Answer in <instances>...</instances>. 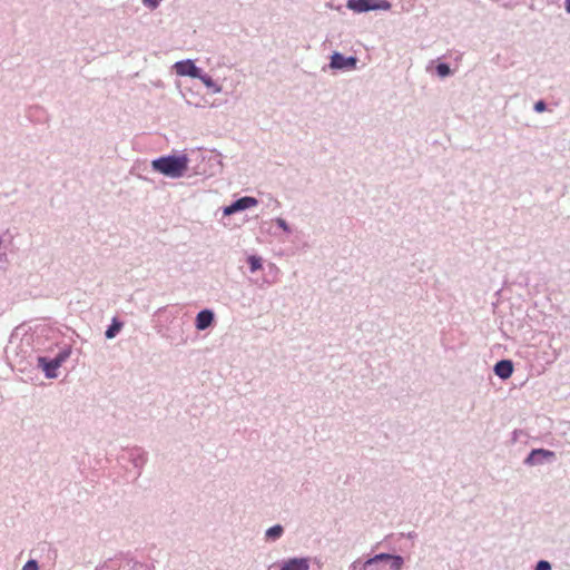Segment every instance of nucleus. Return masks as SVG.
Returning a JSON list of instances; mask_svg holds the SVG:
<instances>
[{
    "label": "nucleus",
    "mask_w": 570,
    "mask_h": 570,
    "mask_svg": "<svg viewBox=\"0 0 570 570\" xmlns=\"http://www.w3.org/2000/svg\"><path fill=\"white\" fill-rule=\"evenodd\" d=\"M282 533H283V528L281 525H274L267 530L266 537L275 540V539L279 538L282 535Z\"/></svg>",
    "instance_id": "12"
},
{
    "label": "nucleus",
    "mask_w": 570,
    "mask_h": 570,
    "mask_svg": "<svg viewBox=\"0 0 570 570\" xmlns=\"http://www.w3.org/2000/svg\"><path fill=\"white\" fill-rule=\"evenodd\" d=\"M189 159L186 155L180 156H166L153 160L151 166L154 170L170 177H183L188 170Z\"/></svg>",
    "instance_id": "1"
},
{
    "label": "nucleus",
    "mask_w": 570,
    "mask_h": 570,
    "mask_svg": "<svg viewBox=\"0 0 570 570\" xmlns=\"http://www.w3.org/2000/svg\"><path fill=\"white\" fill-rule=\"evenodd\" d=\"M142 2L151 9L158 6V0H142Z\"/></svg>",
    "instance_id": "20"
},
{
    "label": "nucleus",
    "mask_w": 570,
    "mask_h": 570,
    "mask_svg": "<svg viewBox=\"0 0 570 570\" xmlns=\"http://www.w3.org/2000/svg\"><path fill=\"white\" fill-rule=\"evenodd\" d=\"M277 224H278L282 228L287 229V226H286L285 220H283V219H278V220H277Z\"/></svg>",
    "instance_id": "21"
},
{
    "label": "nucleus",
    "mask_w": 570,
    "mask_h": 570,
    "mask_svg": "<svg viewBox=\"0 0 570 570\" xmlns=\"http://www.w3.org/2000/svg\"><path fill=\"white\" fill-rule=\"evenodd\" d=\"M248 263L252 272H256L262 268V259L257 256H249Z\"/></svg>",
    "instance_id": "13"
},
{
    "label": "nucleus",
    "mask_w": 570,
    "mask_h": 570,
    "mask_svg": "<svg viewBox=\"0 0 570 570\" xmlns=\"http://www.w3.org/2000/svg\"><path fill=\"white\" fill-rule=\"evenodd\" d=\"M178 76H189L191 78L199 77V69L191 60L178 61L174 66Z\"/></svg>",
    "instance_id": "5"
},
{
    "label": "nucleus",
    "mask_w": 570,
    "mask_h": 570,
    "mask_svg": "<svg viewBox=\"0 0 570 570\" xmlns=\"http://www.w3.org/2000/svg\"><path fill=\"white\" fill-rule=\"evenodd\" d=\"M258 204L257 199L254 197L245 196L236 202H234L230 206L225 207L224 215L229 216L236 212L244 210L250 207H255Z\"/></svg>",
    "instance_id": "3"
},
{
    "label": "nucleus",
    "mask_w": 570,
    "mask_h": 570,
    "mask_svg": "<svg viewBox=\"0 0 570 570\" xmlns=\"http://www.w3.org/2000/svg\"><path fill=\"white\" fill-rule=\"evenodd\" d=\"M438 75L441 77H446L451 73L450 67L445 63H440L436 67Z\"/></svg>",
    "instance_id": "15"
},
{
    "label": "nucleus",
    "mask_w": 570,
    "mask_h": 570,
    "mask_svg": "<svg viewBox=\"0 0 570 570\" xmlns=\"http://www.w3.org/2000/svg\"><path fill=\"white\" fill-rule=\"evenodd\" d=\"M120 327H121V324H119V323H114L112 325H110L109 328L106 331V337L107 338L115 337L116 334L120 331Z\"/></svg>",
    "instance_id": "14"
},
{
    "label": "nucleus",
    "mask_w": 570,
    "mask_h": 570,
    "mask_svg": "<svg viewBox=\"0 0 570 570\" xmlns=\"http://www.w3.org/2000/svg\"><path fill=\"white\" fill-rule=\"evenodd\" d=\"M214 321V314L209 309H204L197 314L196 328L204 331L212 325Z\"/></svg>",
    "instance_id": "8"
},
{
    "label": "nucleus",
    "mask_w": 570,
    "mask_h": 570,
    "mask_svg": "<svg viewBox=\"0 0 570 570\" xmlns=\"http://www.w3.org/2000/svg\"><path fill=\"white\" fill-rule=\"evenodd\" d=\"M494 372L501 379H509L513 372L512 362L508 360L498 362L494 366Z\"/></svg>",
    "instance_id": "11"
},
{
    "label": "nucleus",
    "mask_w": 570,
    "mask_h": 570,
    "mask_svg": "<svg viewBox=\"0 0 570 570\" xmlns=\"http://www.w3.org/2000/svg\"><path fill=\"white\" fill-rule=\"evenodd\" d=\"M534 109L538 112H543L546 110V104L542 100H540V101L535 102Z\"/></svg>",
    "instance_id": "19"
},
{
    "label": "nucleus",
    "mask_w": 570,
    "mask_h": 570,
    "mask_svg": "<svg viewBox=\"0 0 570 570\" xmlns=\"http://www.w3.org/2000/svg\"><path fill=\"white\" fill-rule=\"evenodd\" d=\"M23 570H38V563L35 560H29L24 567Z\"/></svg>",
    "instance_id": "18"
},
{
    "label": "nucleus",
    "mask_w": 570,
    "mask_h": 570,
    "mask_svg": "<svg viewBox=\"0 0 570 570\" xmlns=\"http://www.w3.org/2000/svg\"><path fill=\"white\" fill-rule=\"evenodd\" d=\"M383 560L389 561L390 562V567L393 570H401V568L403 566L402 557H400V556H391V554H386V553L376 554L375 557L368 559L365 562V566H371V564H374V563H376L379 561H383Z\"/></svg>",
    "instance_id": "4"
},
{
    "label": "nucleus",
    "mask_w": 570,
    "mask_h": 570,
    "mask_svg": "<svg viewBox=\"0 0 570 570\" xmlns=\"http://www.w3.org/2000/svg\"><path fill=\"white\" fill-rule=\"evenodd\" d=\"M553 456L554 453L552 451L544 449H534L525 459V463L529 465H534L541 463L543 460L551 459Z\"/></svg>",
    "instance_id": "7"
},
{
    "label": "nucleus",
    "mask_w": 570,
    "mask_h": 570,
    "mask_svg": "<svg viewBox=\"0 0 570 570\" xmlns=\"http://www.w3.org/2000/svg\"><path fill=\"white\" fill-rule=\"evenodd\" d=\"M39 362L42 365L47 377H56V370L61 365L62 358L57 357L47 362L46 358L41 357L39 358Z\"/></svg>",
    "instance_id": "10"
},
{
    "label": "nucleus",
    "mask_w": 570,
    "mask_h": 570,
    "mask_svg": "<svg viewBox=\"0 0 570 570\" xmlns=\"http://www.w3.org/2000/svg\"><path fill=\"white\" fill-rule=\"evenodd\" d=\"M566 10L570 12V0H566Z\"/></svg>",
    "instance_id": "22"
},
{
    "label": "nucleus",
    "mask_w": 570,
    "mask_h": 570,
    "mask_svg": "<svg viewBox=\"0 0 570 570\" xmlns=\"http://www.w3.org/2000/svg\"><path fill=\"white\" fill-rule=\"evenodd\" d=\"M281 570H309V562L306 558H294L286 561Z\"/></svg>",
    "instance_id": "9"
},
{
    "label": "nucleus",
    "mask_w": 570,
    "mask_h": 570,
    "mask_svg": "<svg viewBox=\"0 0 570 570\" xmlns=\"http://www.w3.org/2000/svg\"><path fill=\"white\" fill-rule=\"evenodd\" d=\"M347 7L355 12H365L376 9H389L390 3L382 1L381 3H374L371 0H350Z\"/></svg>",
    "instance_id": "2"
},
{
    "label": "nucleus",
    "mask_w": 570,
    "mask_h": 570,
    "mask_svg": "<svg viewBox=\"0 0 570 570\" xmlns=\"http://www.w3.org/2000/svg\"><path fill=\"white\" fill-rule=\"evenodd\" d=\"M198 79L202 80V82L206 86V87H213L214 86V81L213 79L207 76V75H200L199 73V77H197Z\"/></svg>",
    "instance_id": "16"
},
{
    "label": "nucleus",
    "mask_w": 570,
    "mask_h": 570,
    "mask_svg": "<svg viewBox=\"0 0 570 570\" xmlns=\"http://www.w3.org/2000/svg\"><path fill=\"white\" fill-rule=\"evenodd\" d=\"M535 570H551V566L548 561L541 560L538 562Z\"/></svg>",
    "instance_id": "17"
},
{
    "label": "nucleus",
    "mask_w": 570,
    "mask_h": 570,
    "mask_svg": "<svg viewBox=\"0 0 570 570\" xmlns=\"http://www.w3.org/2000/svg\"><path fill=\"white\" fill-rule=\"evenodd\" d=\"M356 58L348 57L345 58L343 55L338 52H334L331 57V67L334 69H343V68H355Z\"/></svg>",
    "instance_id": "6"
}]
</instances>
